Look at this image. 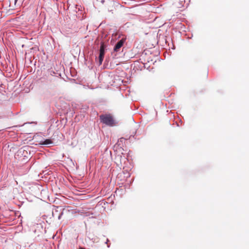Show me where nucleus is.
Returning <instances> with one entry per match:
<instances>
[{
	"mask_svg": "<svg viewBox=\"0 0 249 249\" xmlns=\"http://www.w3.org/2000/svg\"><path fill=\"white\" fill-rule=\"evenodd\" d=\"M123 159L124 160V161H125V160H126V158L125 157H124L123 158Z\"/></svg>",
	"mask_w": 249,
	"mask_h": 249,
	"instance_id": "8",
	"label": "nucleus"
},
{
	"mask_svg": "<svg viewBox=\"0 0 249 249\" xmlns=\"http://www.w3.org/2000/svg\"><path fill=\"white\" fill-rule=\"evenodd\" d=\"M129 173L128 172V176H129Z\"/></svg>",
	"mask_w": 249,
	"mask_h": 249,
	"instance_id": "9",
	"label": "nucleus"
},
{
	"mask_svg": "<svg viewBox=\"0 0 249 249\" xmlns=\"http://www.w3.org/2000/svg\"><path fill=\"white\" fill-rule=\"evenodd\" d=\"M101 122L110 126L115 125V122L113 116L110 114H103L100 116Z\"/></svg>",
	"mask_w": 249,
	"mask_h": 249,
	"instance_id": "1",
	"label": "nucleus"
},
{
	"mask_svg": "<svg viewBox=\"0 0 249 249\" xmlns=\"http://www.w3.org/2000/svg\"><path fill=\"white\" fill-rule=\"evenodd\" d=\"M105 49L106 46L103 43H102L100 45L99 56L98 57L99 64L100 65L102 64L104 58V55L105 53Z\"/></svg>",
	"mask_w": 249,
	"mask_h": 249,
	"instance_id": "2",
	"label": "nucleus"
},
{
	"mask_svg": "<svg viewBox=\"0 0 249 249\" xmlns=\"http://www.w3.org/2000/svg\"><path fill=\"white\" fill-rule=\"evenodd\" d=\"M185 2V0H175V4L178 8H181Z\"/></svg>",
	"mask_w": 249,
	"mask_h": 249,
	"instance_id": "4",
	"label": "nucleus"
},
{
	"mask_svg": "<svg viewBox=\"0 0 249 249\" xmlns=\"http://www.w3.org/2000/svg\"><path fill=\"white\" fill-rule=\"evenodd\" d=\"M52 143V141L50 139H46V140L40 142L41 144L49 145Z\"/></svg>",
	"mask_w": 249,
	"mask_h": 249,
	"instance_id": "5",
	"label": "nucleus"
},
{
	"mask_svg": "<svg viewBox=\"0 0 249 249\" xmlns=\"http://www.w3.org/2000/svg\"><path fill=\"white\" fill-rule=\"evenodd\" d=\"M124 42V39H121L120 40H119L115 45L114 48V51L115 52L119 51L120 49L123 46Z\"/></svg>",
	"mask_w": 249,
	"mask_h": 249,
	"instance_id": "3",
	"label": "nucleus"
},
{
	"mask_svg": "<svg viewBox=\"0 0 249 249\" xmlns=\"http://www.w3.org/2000/svg\"><path fill=\"white\" fill-rule=\"evenodd\" d=\"M18 0H15V2H17Z\"/></svg>",
	"mask_w": 249,
	"mask_h": 249,
	"instance_id": "10",
	"label": "nucleus"
},
{
	"mask_svg": "<svg viewBox=\"0 0 249 249\" xmlns=\"http://www.w3.org/2000/svg\"><path fill=\"white\" fill-rule=\"evenodd\" d=\"M62 214H63V212H61V213H60V214L59 215V216H58V219H60L61 217V216L62 215Z\"/></svg>",
	"mask_w": 249,
	"mask_h": 249,
	"instance_id": "7",
	"label": "nucleus"
},
{
	"mask_svg": "<svg viewBox=\"0 0 249 249\" xmlns=\"http://www.w3.org/2000/svg\"><path fill=\"white\" fill-rule=\"evenodd\" d=\"M120 165H121V167H122V168H123V169L124 170L125 166L122 164V162H121H121H120Z\"/></svg>",
	"mask_w": 249,
	"mask_h": 249,
	"instance_id": "6",
	"label": "nucleus"
}]
</instances>
